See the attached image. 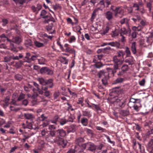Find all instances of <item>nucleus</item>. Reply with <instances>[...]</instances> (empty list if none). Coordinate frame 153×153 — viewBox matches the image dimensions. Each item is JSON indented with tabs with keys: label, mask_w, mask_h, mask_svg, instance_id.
Wrapping results in <instances>:
<instances>
[{
	"label": "nucleus",
	"mask_w": 153,
	"mask_h": 153,
	"mask_svg": "<svg viewBox=\"0 0 153 153\" xmlns=\"http://www.w3.org/2000/svg\"><path fill=\"white\" fill-rule=\"evenodd\" d=\"M44 122L42 125H40V126H42L43 127H46L47 125L49 124L50 120H47L45 121H44Z\"/></svg>",
	"instance_id": "42"
},
{
	"label": "nucleus",
	"mask_w": 153,
	"mask_h": 153,
	"mask_svg": "<svg viewBox=\"0 0 153 153\" xmlns=\"http://www.w3.org/2000/svg\"><path fill=\"white\" fill-rule=\"evenodd\" d=\"M88 150L92 152H94L97 148V146L93 143L91 142L87 143Z\"/></svg>",
	"instance_id": "9"
},
{
	"label": "nucleus",
	"mask_w": 153,
	"mask_h": 153,
	"mask_svg": "<svg viewBox=\"0 0 153 153\" xmlns=\"http://www.w3.org/2000/svg\"><path fill=\"white\" fill-rule=\"evenodd\" d=\"M147 7L149 9V11L150 12L151 10L152 4L150 2L147 3Z\"/></svg>",
	"instance_id": "62"
},
{
	"label": "nucleus",
	"mask_w": 153,
	"mask_h": 153,
	"mask_svg": "<svg viewBox=\"0 0 153 153\" xmlns=\"http://www.w3.org/2000/svg\"><path fill=\"white\" fill-rule=\"evenodd\" d=\"M114 100L115 102L118 103L120 107L122 108L124 107L126 102V99L124 98L123 94L119 93L117 96L114 97Z\"/></svg>",
	"instance_id": "2"
},
{
	"label": "nucleus",
	"mask_w": 153,
	"mask_h": 153,
	"mask_svg": "<svg viewBox=\"0 0 153 153\" xmlns=\"http://www.w3.org/2000/svg\"><path fill=\"white\" fill-rule=\"evenodd\" d=\"M49 131L47 129H44L42 130L41 132V134L42 136H46L47 134H48Z\"/></svg>",
	"instance_id": "33"
},
{
	"label": "nucleus",
	"mask_w": 153,
	"mask_h": 153,
	"mask_svg": "<svg viewBox=\"0 0 153 153\" xmlns=\"http://www.w3.org/2000/svg\"><path fill=\"white\" fill-rule=\"evenodd\" d=\"M53 80L52 79H49L46 82V85L49 84L53 83Z\"/></svg>",
	"instance_id": "63"
},
{
	"label": "nucleus",
	"mask_w": 153,
	"mask_h": 153,
	"mask_svg": "<svg viewBox=\"0 0 153 153\" xmlns=\"http://www.w3.org/2000/svg\"><path fill=\"white\" fill-rule=\"evenodd\" d=\"M53 74V71L49 69V68H48V71H47V72L46 73V74H47L48 75H52Z\"/></svg>",
	"instance_id": "60"
},
{
	"label": "nucleus",
	"mask_w": 153,
	"mask_h": 153,
	"mask_svg": "<svg viewBox=\"0 0 153 153\" xmlns=\"http://www.w3.org/2000/svg\"><path fill=\"white\" fill-rule=\"evenodd\" d=\"M110 49V48L108 47L102 49L103 51V53H108V51Z\"/></svg>",
	"instance_id": "51"
},
{
	"label": "nucleus",
	"mask_w": 153,
	"mask_h": 153,
	"mask_svg": "<svg viewBox=\"0 0 153 153\" xmlns=\"http://www.w3.org/2000/svg\"><path fill=\"white\" fill-rule=\"evenodd\" d=\"M111 1L110 0H106L105 2V7L107 8H108L109 7V5L111 4Z\"/></svg>",
	"instance_id": "46"
},
{
	"label": "nucleus",
	"mask_w": 153,
	"mask_h": 153,
	"mask_svg": "<svg viewBox=\"0 0 153 153\" xmlns=\"http://www.w3.org/2000/svg\"><path fill=\"white\" fill-rule=\"evenodd\" d=\"M118 7H116L113 5H111V6L110 9L111 10H112V11L114 12L115 10H117Z\"/></svg>",
	"instance_id": "55"
},
{
	"label": "nucleus",
	"mask_w": 153,
	"mask_h": 153,
	"mask_svg": "<svg viewBox=\"0 0 153 153\" xmlns=\"http://www.w3.org/2000/svg\"><path fill=\"white\" fill-rule=\"evenodd\" d=\"M126 80L125 78H121L119 77L117 78L115 81V83H122L124 81Z\"/></svg>",
	"instance_id": "27"
},
{
	"label": "nucleus",
	"mask_w": 153,
	"mask_h": 153,
	"mask_svg": "<svg viewBox=\"0 0 153 153\" xmlns=\"http://www.w3.org/2000/svg\"><path fill=\"white\" fill-rule=\"evenodd\" d=\"M34 44L35 46L38 47H40L43 46V44L38 41H35Z\"/></svg>",
	"instance_id": "41"
},
{
	"label": "nucleus",
	"mask_w": 153,
	"mask_h": 153,
	"mask_svg": "<svg viewBox=\"0 0 153 153\" xmlns=\"http://www.w3.org/2000/svg\"><path fill=\"white\" fill-rule=\"evenodd\" d=\"M53 24L52 23H51L48 26H46V29L49 33H53L55 31V30H52Z\"/></svg>",
	"instance_id": "16"
},
{
	"label": "nucleus",
	"mask_w": 153,
	"mask_h": 153,
	"mask_svg": "<svg viewBox=\"0 0 153 153\" xmlns=\"http://www.w3.org/2000/svg\"><path fill=\"white\" fill-rule=\"evenodd\" d=\"M131 50L133 54H136L137 52V50L136 47V43L135 42H133L132 43L131 46Z\"/></svg>",
	"instance_id": "24"
},
{
	"label": "nucleus",
	"mask_w": 153,
	"mask_h": 153,
	"mask_svg": "<svg viewBox=\"0 0 153 153\" xmlns=\"http://www.w3.org/2000/svg\"><path fill=\"white\" fill-rule=\"evenodd\" d=\"M25 44L27 47L31 46L33 45L30 39H26L25 41Z\"/></svg>",
	"instance_id": "25"
},
{
	"label": "nucleus",
	"mask_w": 153,
	"mask_h": 153,
	"mask_svg": "<svg viewBox=\"0 0 153 153\" xmlns=\"http://www.w3.org/2000/svg\"><path fill=\"white\" fill-rule=\"evenodd\" d=\"M81 122L83 126H86L88 123V119L86 118L83 117L81 120Z\"/></svg>",
	"instance_id": "21"
},
{
	"label": "nucleus",
	"mask_w": 153,
	"mask_h": 153,
	"mask_svg": "<svg viewBox=\"0 0 153 153\" xmlns=\"http://www.w3.org/2000/svg\"><path fill=\"white\" fill-rule=\"evenodd\" d=\"M132 7L134 9L135 11L139 12L142 14L144 13L145 12L144 9V4L141 1L134 3Z\"/></svg>",
	"instance_id": "3"
},
{
	"label": "nucleus",
	"mask_w": 153,
	"mask_h": 153,
	"mask_svg": "<svg viewBox=\"0 0 153 153\" xmlns=\"http://www.w3.org/2000/svg\"><path fill=\"white\" fill-rule=\"evenodd\" d=\"M77 128V127L75 124L71 125L70 128V131L71 132H74Z\"/></svg>",
	"instance_id": "29"
},
{
	"label": "nucleus",
	"mask_w": 153,
	"mask_h": 153,
	"mask_svg": "<svg viewBox=\"0 0 153 153\" xmlns=\"http://www.w3.org/2000/svg\"><path fill=\"white\" fill-rule=\"evenodd\" d=\"M67 122V121L64 119H61L60 121V123L61 125H63L65 124Z\"/></svg>",
	"instance_id": "50"
},
{
	"label": "nucleus",
	"mask_w": 153,
	"mask_h": 153,
	"mask_svg": "<svg viewBox=\"0 0 153 153\" xmlns=\"http://www.w3.org/2000/svg\"><path fill=\"white\" fill-rule=\"evenodd\" d=\"M133 8L131 7H127L126 9V11L128 14H131L133 13Z\"/></svg>",
	"instance_id": "36"
},
{
	"label": "nucleus",
	"mask_w": 153,
	"mask_h": 153,
	"mask_svg": "<svg viewBox=\"0 0 153 153\" xmlns=\"http://www.w3.org/2000/svg\"><path fill=\"white\" fill-rule=\"evenodd\" d=\"M13 41L17 44H19L22 41L21 39H13Z\"/></svg>",
	"instance_id": "53"
},
{
	"label": "nucleus",
	"mask_w": 153,
	"mask_h": 153,
	"mask_svg": "<svg viewBox=\"0 0 153 153\" xmlns=\"http://www.w3.org/2000/svg\"><path fill=\"white\" fill-rule=\"evenodd\" d=\"M25 95L22 93H21L20 94L19 97H18V98L17 99V100L18 101H20L21 100L24 99L25 98Z\"/></svg>",
	"instance_id": "43"
},
{
	"label": "nucleus",
	"mask_w": 153,
	"mask_h": 153,
	"mask_svg": "<svg viewBox=\"0 0 153 153\" xmlns=\"http://www.w3.org/2000/svg\"><path fill=\"white\" fill-rule=\"evenodd\" d=\"M136 17H137V19L135 18H131V20L133 21L134 22H136L137 20H140V17L139 15H137Z\"/></svg>",
	"instance_id": "48"
},
{
	"label": "nucleus",
	"mask_w": 153,
	"mask_h": 153,
	"mask_svg": "<svg viewBox=\"0 0 153 153\" xmlns=\"http://www.w3.org/2000/svg\"><path fill=\"white\" fill-rule=\"evenodd\" d=\"M105 137L107 140L111 144H113V145L114 144V142L113 141H111L109 137L107 135H105Z\"/></svg>",
	"instance_id": "52"
},
{
	"label": "nucleus",
	"mask_w": 153,
	"mask_h": 153,
	"mask_svg": "<svg viewBox=\"0 0 153 153\" xmlns=\"http://www.w3.org/2000/svg\"><path fill=\"white\" fill-rule=\"evenodd\" d=\"M37 57V56L33 55L31 57V58H30V59H29L28 60H26L25 61V62L28 63L32 61H33L36 60Z\"/></svg>",
	"instance_id": "32"
},
{
	"label": "nucleus",
	"mask_w": 153,
	"mask_h": 153,
	"mask_svg": "<svg viewBox=\"0 0 153 153\" xmlns=\"http://www.w3.org/2000/svg\"><path fill=\"white\" fill-rule=\"evenodd\" d=\"M113 61L115 63L114 68L115 70L119 69V67H120L123 62V60L118 57L117 56H114Z\"/></svg>",
	"instance_id": "5"
},
{
	"label": "nucleus",
	"mask_w": 153,
	"mask_h": 153,
	"mask_svg": "<svg viewBox=\"0 0 153 153\" xmlns=\"http://www.w3.org/2000/svg\"><path fill=\"white\" fill-rule=\"evenodd\" d=\"M56 127L55 125H49L48 126V128L50 130H54L55 129Z\"/></svg>",
	"instance_id": "58"
},
{
	"label": "nucleus",
	"mask_w": 153,
	"mask_h": 153,
	"mask_svg": "<svg viewBox=\"0 0 153 153\" xmlns=\"http://www.w3.org/2000/svg\"><path fill=\"white\" fill-rule=\"evenodd\" d=\"M11 122L10 121H8L6 124L4 126V128H9L10 126Z\"/></svg>",
	"instance_id": "64"
},
{
	"label": "nucleus",
	"mask_w": 153,
	"mask_h": 153,
	"mask_svg": "<svg viewBox=\"0 0 153 153\" xmlns=\"http://www.w3.org/2000/svg\"><path fill=\"white\" fill-rule=\"evenodd\" d=\"M39 63L40 65H44L46 62V60L43 57H41L38 59Z\"/></svg>",
	"instance_id": "30"
},
{
	"label": "nucleus",
	"mask_w": 153,
	"mask_h": 153,
	"mask_svg": "<svg viewBox=\"0 0 153 153\" xmlns=\"http://www.w3.org/2000/svg\"><path fill=\"white\" fill-rule=\"evenodd\" d=\"M39 118L40 120L43 121L46 120L47 117L45 116L44 114H43L41 115V117H39Z\"/></svg>",
	"instance_id": "47"
},
{
	"label": "nucleus",
	"mask_w": 153,
	"mask_h": 153,
	"mask_svg": "<svg viewBox=\"0 0 153 153\" xmlns=\"http://www.w3.org/2000/svg\"><path fill=\"white\" fill-rule=\"evenodd\" d=\"M49 132V133H48V135L45 136V138L47 140H48V138L49 137H55L56 136V133H57L56 131L51 130Z\"/></svg>",
	"instance_id": "11"
},
{
	"label": "nucleus",
	"mask_w": 153,
	"mask_h": 153,
	"mask_svg": "<svg viewBox=\"0 0 153 153\" xmlns=\"http://www.w3.org/2000/svg\"><path fill=\"white\" fill-rule=\"evenodd\" d=\"M130 21L129 19L127 18H125L122 19L119 21V23L121 25L125 24L127 27V30L125 28L121 29L120 35L122 36V38H125L126 37L123 35H126L128 36H130L131 30L130 28Z\"/></svg>",
	"instance_id": "1"
},
{
	"label": "nucleus",
	"mask_w": 153,
	"mask_h": 153,
	"mask_svg": "<svg viewBox=\"0 0 153 153\" xmlns=\"http://www.w3.org/2000/svg\"><path fill=\"white\" fill-rule=\"evenodd\" d=\"M99 10H100V7H98L97 9H95L93 11L91 19V21H93L94 19H95L96 16L97 15L96 12Z\"/></svg>",
	"instance_id": "19"
},
{
	"label": "nucleus",
	"mask_w": 153,
	"mask_h": 153,
	"mask_svg": "<svg viewBox=\"0 0 153 153\" xmlns=\"http://www.w3.org/2000/svg\"><path fill=\"white\" fill-rule=\"evenodd\" d=\"M95 107V109L97 111H99L101 109L99 105H96L94 104H92Z\"/></svg>",
	"instance_id": "54"
},
{
	"label": "nucleus",
	"mask_w": 153,
	"mask_h": 153,
	"mask_svg": "<svg viewBox=\"0 0 153 153\" xmlns=\"http://www.w3.org/2000/svg\"><path fill=\"white\" fill-rule=\"evenodd\" d=\"M48 68L44 67L42 68L40 70V72L41 74H46L47 71L48 70Z\"/></svg>",
	"instance_id": "35"
},
{
	"label": "nucleus",
	"mask_w": 153,
	"mask_h": 153,
	"mask_svg": "<svg viewBox=\"0 0 153 153\" xmlns=\"http://www.w3.org/2000/svg\"><path fill=\"white\" fill-rule=\"evenodd\" d=\"M66 140L62 138H59L58 143L61 145L62 147H65L67 143Z\"/></svg>",
	"instance_id": "13"
},
{
	"label": "nucleus",
	"mask_w": 153,
	"mask_h": 153,
	"mask_svg": "<svg viewBox=\"0 0 153 153\" xmlns=\"http://www.w3.org/2000/svg\"><path fill=\"white\" fill-rule=\"evenodd\" d=\"M38 80L41 85H46V81H45L44 79L43 78H39L38 79Z\"/></svg>",
	"instance_id": "34"
},
{
	"label": "nucleus",
	"mask_w": 153,
	"mask_h": 153,
	"mask_svg": "<svg viewBox=\"0 0 153 153\" xmlns=\"http://www.w3.org/2000/svg\"><path fill=\"white\" fill-rule=\"evenodd\" d=\"M115 11L114 15L116 17L121 18L124 16V10L123 9H120V7H118Z\"/></svg>",
	"instance_id": "6"
},
{
	"label": "nucleus",
	"mask_w": 153,
	"mask_h": 153,
	"mask_svg": "<svg viewBox=\"0 0 153 153\" xmlns=\"http://www.w3.org/2000/svg\"><path fill=\"white\" fill-rule=\"evenodd\" d=\"M99 0H90V2L92 4L93 6H95V4L98 3Z\"/></svg>",
	"instance_id": "61"
},
{
	"label": "nucleus",
	"mask_w": 153,
	"mask_h": 153,
	"mask_svg": "<svg viewBox=\"0 0 153 153\" xmlns=\"http://www.w3.org/2000/svg\"><path fill=\"white\" fill-rule=\"evenodd\" d=\"M77 103L78 104L82 106H83L84 105L83 98L82 97L78 98Z\"/></svg>",
	"instance_id": "31"
},
{
	"label": "nucleus",
	"mask_w": 153,
	"mask_h": 153,
	"mask_svg": "<svg viewBox=\"0 0 153 153\" xmlns=\"http://www.w3.org/2000/svg\"><path fill=\"white\" fill-rule=\"evenodd\" d=\"M105 16L108 20H111L113 18V13L111 12L108 11L105 13Z\"/></svg>",
	"instance_id": "12"
},
{
	"label": "nucleus",
	"mask_w": 153,
	"mask_h": 153,
	"mask_svg": "<svg viewBox=\"0 0 153 153\" xmlns=\"http://www.w3.org/2000/svg\"><path fill=\"white\" fill-rule=\"evenodd\" d=\"M58 117L57 116H55L53 119L51 120V123H54L55 125H57V122L58 120Z\"/></svg>",
	"instance_id": "37"
},
{
	"label": "nucleus",
	"mask_w": 153,
	"mask_h": 153,
	"mask_svg": "<svg viewBox=\"0 0 153 153\" xmlns=\"http://www.w3.org/2000/svg\"><path fill=\"white\" fill-rule=\"evenodd\" d=\"M119 33V31L118 30H114V31H113L112 33H111L112 37H116V36L118 35Z\"/></svg>",
	"instance_id": "28"
},
{
	"label": "nucleus",
	"mask_w": 153,
	"mask_h": 153,
	"mask_svg": "<svg viewBox=\"0 0 153 153\" xmlns=\"http://www.w3.org/2000/svg\"><path fill=\"white\" fill-rule=\"evenodd\" d=\"M49 17L48 18L45 20L44 22L45 23H48L50 21H52L54 22H55V20L54 19L52 16L51 14L49 13Z\"/></svg>",
	"instance_id": "17"
},
{
	"label": "nucleus",
	"mask_w": 153,
	"mask_h": 153,
	"mask_svg": "<svg viewBox=\"0 0 153 153\" xmlns=\"http://www.w3.org/2000/svg\"><path fill=\"white\" fill-rule=\"evenodd\" d=\"M33 85L37 88V90L40 94H43L44 92L39 88V85L35 82H33Z\"/></svg>",
	"instance_id": "18"
},
{
	"label": "nucleus",
	"mask_w": 153,
	"mask_h": 153,
	"mask_svg": "<svg viewBox=\"0 0 153 153\" xmlns=\"http://www.w3.org/2000/svg\"><path fill=\"white\" fill-rule=\"evenodd\" d=\"M25 117L28 120H32L33 118V115L30 113H25L24 114Z\"/></svg>",
	"instance_id": "26"
},
{
	"label": "nucleus",
	"mask_w": 153,
	"mask_h": 153,
	"mask_svg": "<svg viewBox=\"0 0 153 153\" xmlns=\"http://www.w3.org/2000/svg\"><path fill=\"white\" fill-rule=\"evenodd\" d=\"M124 54L125 53L123 51H120L118 52V55L117 56L119 58V57L121 56H122L123 57Z\"/></svg>",
	"instance_id": "45"
},
{
	"label": "nucleus",
	"mask_w": 153,
	"mask_h": 153,
	"mask_svg": "<svg viewBox=\"0 0 153 153\" xmlns=\"http://www.w3.org/2000/svg\"><path fill=\"white\" fill-rule=\"evenodd\" d=\"M68 91L71 95L74 97H76V94L75 92H72L69 88L68 89Z\"/></svg>",
	"instance_id": "56"
},
{
	"label": "nucleus",
	"mask_w": 153,
	"mask_h": 153,
	"mask_svg": "<svg viewBox=\"0 0 153 153\" xmlns=\"http://www.w3.org/2000/svg\"><path fill=\"white\" fill-rule=\"evenodd\" d=\"M4 59L5 62H8L10 61L11 58L9 56H6L4 57Z\"/></svg>",
	"instance_id": "57"
},
{
	"label": "nucleus",
	"mask_w": 153,
	"mask_h": 153,
	"mask_svg": "<svg viewBox=\"0 0 153 153\" xmlns=\"http://www.w3.org/2000/svg\"><path fill=\"white\" fill-rule=\"evenodd\" d=\"M125 62L128 63L129 65H132L134 63V58L132 57H130L125 60Z\"/></svg>",
	"instance_id": "20"
},
{
	"label": "nucleus",
	"mask_w": 153,
	"mask_h": 153,
	"mask_svg": "<svg viewBox=\"0 0 153 153\" xmlns=\"http://www.w3.org/2000/svg\"><path fill=\"white\" fill-rule=\"evenodd\" d=\"M82 115L84 117H90L91 116V114L89 111H87L86 110L82 111Z\"/></svg>",
	"instance_id": "23"
},
{
	"label": "nucleus",
	"mask_w": 153,
	"mask_h": 153,
	"mask_svg": "<svg viewBox=\"0 0 153 153\" xmlns=\"http://www.w3.org/2000/svg\"><path fill=\"white\" fill-rule=\"evenodd\" d=\"M97 5L98 6H100V8H105V5L104 1L100 0L99 2L97 3Z\"/></svg>",
	"instance_id": "22"
},
{
	"label": "nucleus",
	"mask_w": 153,
	"mask_h": 153,
	"mask_svg": "<svg viewBox=\"0 0 153 153\" xmlns=\"http://www.w3.org/2000/svg\"><path fill=\"white\" fill-rule=\"evenodd\" d=\"M61 62L62 63L66 64L68 63V60L65 57H62L60 59Z\"/></svg>",
	"instance_id": "38"
},
{
	"label": "nucleus",
	"mask_w": 153,
	"mask_h": 153,
	"mask_svg": "<svg viewBox=\"0 0 153 153\" xmlns=\"http://www.w3.org/2000/svg\"><path fill=\"white\" fill-rule=\"evenodd\" d=\"M137 104H135L133 106V107L134 110L137 111H138L139 110V105Z\"/></svg>",
	"instance_id": "49"
},
{
	"label": "nucleus",
	"mask_w": 153,
	"mask_h": 153,
	"mask_svg": "<svg viewBox=\"0 0 153 153\" xmlns=\"http://www.w3.org/2000/svg\"><path fill=\"white\" fill-rule=\"evenodd\" d=\"M128 67L127 65H123L121 67V71L119 72L118 74L119 76H121L123 75V72H126L128 70Z\"/></svg>",
	"instance_id": "10"
},
{
	"label": "nucleus",
	"mask_w": 153,
	"mask_h": 153,
	"mask_svg": "<svg viewBox=\"0 0 153 153\" xmlns=\"http://www.w3.org/2000/svg\"><path fill=\"white\" fill-rule=\"evenodd\" d=\"M99 77H102V81L103 84L105 85L107 84V80L109 78V74L107 72H105L103 71H100L98 73Z\"/></svg>",
	"instance_id": "4"
},
{
	"label": "nucleus",
	"mask_w": 153,
	"mask_h": 153,
	"mask_svg": "<svg viewBox=\"0 0 153 153\" xmlns=\"http://www.w3.org/2000/svg\"><path fill=\"white\" fill-rule=\"evenodd\" d=\"M42 5L38 4L36 7L34 6H32L31 7V9L33 13H34L36 15H37L39 13V11L42 9Z\"/></svg>",
	"instance_id": "7"
},
{
	"label": "nucleus",
	"mask_w": 153,
	"mask_h": 153,
	"mask_svg": "<svg viewBox=\"0 0 153 153\" xmlns=\"http://www.w3.org/2000/svg\"><path fill=\"white\" fill-rule=\"evenodd\" d=\"M10 97L9 96L7 97L5 99L1 101V105L4 108H5L8 106L9 104V101Z\"/></svg>",
	"instance_id": "8"
},
{
	"label": "nucleus",
	"mask_w": 153,
	"mask_h": 153,
	"mask_svg": "<svg viewBox=\"0 0 153 153\" xmlns=\"http://www.w3.org/2000/svg\"><path fill=\"white\" fill-rule=\"evenodd\" d=\"M47 14V11L45 10H43L41 12L40 16L42 18L46 19L48 18L49 17V15H46Z\"/></svg>",
	"instance_id": "14"
},
{
	"label": "nucleus",
	"mask_w": 153,
	"mask_h": 153,
	"mask_svg": "<svg viewBox=\"0 0 153 153\" xmlns=\"http://www.w3.org/2000/svg\"><path fill=\"white\" fill-rule=\"evenodd\" d=\"M57 134H59V136L62 137H65L66 135V132L63 129H58L56 130Z\"/></svg>",
	"instance_id": "15"
},
{
	"label": "nucleus",
	"mask_w": 153,
	"mask_h": 153,
	"mask_svg": "<svg viewBox=\"0 0 153 153\" xmlns=\"http://www.w3.org/2000/svg\"><path fill=\"white\" fill-rule=\"evenodd\" d=\"M2 22L3 23L2 25L3 26H5L8 24L9 21L8 20L6 19H2Z\"/></svg>",
	"instance_id": "39"
},
{
	"label": "nucleus",
	"mask_w": 153,
	"mask_h": 153,
	"mask_svg": "<svg viewBox=\"0 0 153 153\" xmlns=\"http://www.w3.org/2000/svg\"><path fill=\"white\" fill-rule=\"evenodd\" d=\"M109 29V27L108 26H106L105 28L103 30V31L102 33V34L104 35L107 33Z\"/></svg>",
	"instance_id": "44"
},
{
	"label": "nucleus",
	"mask_w": 153,
	"mask_h": 153,
	"mask_svg": "<svg viewBox=\"0 0 153 153\" xmlns=\"http://www.w3.org/2000/svg\"><path fill=\"white\" fill-rule=\"evenodd\" d=\"M84 141V139L82 137H80L76 139V144L79 145L80 143L83 142Z\"/></svg>",
	"instance_id": "40"
},
{
	"label": "nucleus",
	"mask_w": 153,
	"mask_h": 153,
	"mask_svg": "<svg viewBox=\"0 0 153 153\" xmlns=\"http://www.w3.org/2000/svg\"><path fill=\"white\" fill-rule=\"evenodd\" d=\"M59 92H56L54 94V97L55 99H57L59 96Z\"/></svg>",
	"instance_id": "59"
}]
</instances>
